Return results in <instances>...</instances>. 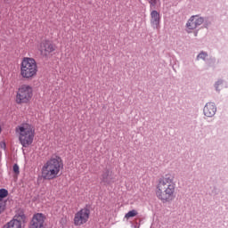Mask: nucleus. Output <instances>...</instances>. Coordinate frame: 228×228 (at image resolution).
Segmentation results:
<instances>
[{"mask_svg":"<svg viewBox=\"0 0 228 228\" xmlns=\"http://www.w3.org/2000/svg\"><path fill=\"white\" fill-rule=\"evenodd\" d=\"M175 189L176 184L174 181V175L167 174L158 180L155 194L162 204H169V202L175 200Z\"/></svg>","mask_w":228,"mask_h":228,"instance_id":"f257e3e1","label":"nucleus"},{"mask_svg":"<svg viewBox=\"0 0 228 228\" xmlns=\"http://www.w3.org/2000/svg\"><path fill=\"white\" fill-rule=\"evenodd\" d=\"M63 168V161L59 156L51 158L44 164L41 169V175L45 181H53L60 175V171Z\"/></svg>","mask_w":228,"mask_h":228,"instance_id":"f03ea898","label":"nucleus"},{"mask_svg":"<svg viewBox=\"0 0 228 228\" xmlns=\"http://www.w3.org/2000/svg\"><path fill=\"white\" fill-rule=\"evenodd\" d=\"M17 133H19V140L22 147H28L33 143L35 140V127L33 126L23 123L16 128Z\"/></svg>","mask_w":228,"mask_h":228,"instance_id":"7ed1b4c3","label":"nucleus"},{"mask_svg":"<svg viewBox=\"0 0 228 228\" xmlns=\"http://www.w3.org/2000/svg\"><path fill=\"white\" fill-rule=\"evenodd\" d=\"M38 72V67L37 66V61L33 58H23L20 64V75L25 79H33Z\"/></svg>","mask_w":228,"mask_h":228,"instance_id":"20e7f679","label":"nucleus"},{"mask_svg":"<svg viewBox=\"0 0 228 228\" xmlns=\"http://www.w3.org/2000/svg\"><path fill=\"white\" fill-rule=\"evenodd\" d=\"M33 97V88L29 86H21L16 94L17 104H28Z\"/></svg>","mask_w":228,"mask_h":228,"instance_id":"39448f33","label":"nucleus"},{"mask_svg":"<svg viewBox=\"0 0 228 228\" xmlns=\"http://www.w3.org/2000/svg\"><path fill=\"white\" fill-rule=\"evenodd\" d=\"M89 219L90 210L88 208H84L75 214L73 223L76 227H81V225H85Z\"/></svg>","mask_w":228,"mask_h":228,"instance_id":"423d86ee","label":"nucleus"},{"mask_svg":"<svg viewBox=\"0 0 228 228\" xmlns=\"http://www.w3.org/2000/svg\"><path fill=\"white\" fill-rule=\"evenodd\" d=\"M202 24H204V17L200 15H192L188 20L186 23V28L191 30H193V29H197L199 26H202Z\"/></svg>","mask_w":228,"mask_h":228,"instance_id":"0eeeda50","label":"nucleus"},{"mask_svg":"<svg viewBox=\"0 0 228 228\" xmlns=\"http://www.w3.org/2000/svg\"><path fill=\"white\" fill-rule=\"evenodd\" d=\"M56 51V45L53 44L51 41H45L41 44V54L45 56H52L53 53Z\"/></svg>","mask_w":228,"mask_h":228,"instance_id":"6e6552de","label":"nucleus"},{"mask_svg":"<svg viewBox=\"0 0 228 228\" xmlns=\"http://www.w3.org/2000/svg\"><path fill=\"white\" fill-rule=\"evenodd\" d=\"M161 24V16L158 11L153 10L151 12V26L153 29H159Z\"/></svg>","mask_w":228,"mask_h":228,"instance_id":"1a4fd4ad","label":"nucleus"},{"mask_svg":"<svg viewBox=\"0 0 228 228\" xmlns=\"http://www.w3.org/2000/svg\"><path fill=\"white\" fill-rule=\"evenodd\" d=\"M203 113L205 117H215L216 113V105L213 102H208L203 109Z\"/></svg>","mask_w":228,"mask_h":228,"instance_id":"9d476101","label":"nucleus"},{"mask_svg":"<svg viewBox=\"0 0 228 228\" xmlns=\"http://www.w3.org/2000/svg\"><path fill=\"white\" fill-rule=\"evenodd\" d=\"M112 174H113V172H111L110 169H108V168L104 169L101 175L102 183H104L105 184H110L113 180V177L111 176Z\"/></svg>","mask_w":228,"mask_h":228,"instance_id":"9b49d317","label":"nucleus"},{"mask_svg":"<svg viewBox=\"0 0 228 228\" xmlns=\"http://www.w3.org/2000/svg\"><path fill=\"white\" fill-rule=\"evenodd\" d=\"M15 219L11 220L12 222H19V224H22V222H26V215L24 211L20 210L14 216Z\"/></svg>","mask_w":228,"mask_h":228,"instance_id":"f8f14e48","label":"nucleus"},{"mask_svg":"<svg viewBox=\"0 0 228 228\" xmlns=\"http://www.w3.org/2000/svg\"><path fill=\"white\" fill-rule=\"evenodd\" d=\"M3 228H22V224L19 221H10Z\"/></svg>","mask_w":228,"mask_h":228,"instance_id":"ddd939ff","label":"nucleus"},{"mask_svg":"<svg viewBox=\"0 0 228 228\" xmlns=\"http://www.w3.org/2000/svg\"><path fill=\"white\" fill-rule=\"evenodd\" d=\"M136 215H138V211H136L135 209H133L125 215V218H127V219L133 218L136 216Z\"/></svg>","mask_w":228,"mask_h":228,"instance_id":"4468645a","label":"nucleus"},{"mask_svg":"<svg viewBox=\"0 0 228 228\" xmlns=\"http://www.w3.org/2000/svg\"><path fill=\"white\" fill-rule=\"evenodd\" d=\"M8 195V190L6 189H0V200H3L5 199V197Z\"/></svg>","mask_w":228,"mask_h":228,"instance_id":"2eb2a0df","label":"nucleus"},{"mask_svg":"<svg viewBox=\"0 0 228 228\" xmlns=\"http://www.w3.org/2000/svg\"><path fill=\"white\" fill-rule=\"evenodd\" d=\"M6 209V201L0 200V215Z\"/></svg>","mask_w":228,"mask_h":228,"instance_id":"dca6fc26","label":"nucleus"},{"mask_svg":"<svg viewBox=\"0 0 228 228\" xmlns=\"http://www.w3.org/2000/svg\"><path fill=\"white\" fill-rule=\"evenodd\" d=\"M207 56H208V53L200 52V54L197 56L196 60H206Z\"/></svg>","mask_w":228,"mask_h":228,"instance_id":"f3484780","label":"nucleus"},{"mask_svg":"<svg viewBox=\"0 0 228 228\" xmlns=\"http://www.w3.org/2000/svg\"><path fill=\"white\" fill-rule=\"evenodd\" d=\"M12 170L16 175H19V174H20L19 165H17V164L13 165Z\"/></svg>","mask_w":228,"mask_h":228,"instance_id":"a211bd4d","label":"nucleus"},{"mask_svg":"<svg viewBox=\"0 0 228 228\" xmlns=\"http://www.w3.org/2000/svg\"><path fill=\"white\" fill-rule=\"evenodd\" d=\"M150 8L152 10L156 4H158V0H150Z\"/></svg>","mask_w":228,"mask_h":228,"instance_id":"6ab92c4d","label":"nucleus"},{"mask_svg":"<svg viewBox=\"0 0 228 228\" xmlns=\"http://www.w3.org/2000/svg\"><path fill=\"white\" fill-rule=\"evenodd\" d=\"M220 85H224V80H218L216 84H215V87L216 92H220V89H218V86H220Z\"/></svg>","mask_w":228,"mask_h":228,"instance_id":"aec40b11","label":"nucleus"},{"mask_svg":"<svg viewBox=\"0 0 228 228\" xmlns=\"http://www.w3.org/2000/svg\"><path fill=\"white\" fill-rule=\"evenodd\" d=\"M4 3H8V1H10V0H4Z\"/></svg>","mask_w":228,"mask_h":228,"instance_id":"412c9836","label":"nucleus"}]
</instances>
